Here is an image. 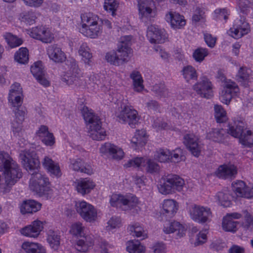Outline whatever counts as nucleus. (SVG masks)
Masks as SVG:
<instances>
[{"label":"nucleus","mask_w":253,"mask_h":253,"mask_svg":"<svg viewBox=\"0 0 253 253\" xmlns=\"http://www.w3.org/2000/svg\"><path fill=\"white\" fill-rule=\"evenodd\" d=\"M84 228L82 223L79 222H76L72 225L70 232L75 236H82Z\"/></svg>","instance_id":"774afa93"},{"label":"nucleus","mask_w":253,"mask_h":253,"mask_svg":"<svg viewBox=\"0 0 253 253\" xmlns=\"http://www.w3.org/2000/svg\"><path fill=\"white\" fill-rule=\"evenodd\" d=\"M93 242L90 238L85 237L82 239L78 240L75 244V248L80 252H85L91 247Z\"/></svg>","instance_id":"c03bdc74"},{"label":"nucleus","mask_w":253,"mask_h":253,"mask_svg":"<svg viewBox=\"0 0 253 253\" xmlns=\"http://www.w3.org/2000/svg\"><path fill=\"white\" fill-rule=\"evenodd\" d=\"M42 222L40 220H35L32 223L21 229L22 235L32 238L37 237L43 229Z\"/></svg>","instance_id":"412c9836"},{"label":"nucleus","mask_w":253,"mask_h":253,"mask_svg":"<svg viewBox=\"0 0 253 253\" xmlns=\"http://www.w3.org/2000/svg\"><path fill=\"white\" fill-rule=\"evenodd\" d=\"M47 54L50 60L55 63H62L66 60V56L59 45L51 44L46 49Z\"/></svg>","instance_id":"a211bd4d"},{"label":"nucleus","mask_w":253,"mask_h":253,"mask_svg":"<svg viewBox=\"0 0 253 253\" xmlns=\"http://www.w3.org/2000/svg\"><path fill=\"white\" fill-rule=\"evenodd\" d=\"M70 167L75 171H80L88 175L93 173L92 168L89 165L84 164V162L81 159L72 160L71 161Z\"/></svg>","instance_id":"72a5a7b5"},{"label":"nucleus","mask_w":253,"mask_h":253,"mask_svg":"<svg viewBox=\"0 0 253 253\" xmlns=\"http://www.w3.org/2000/svg\"><path fill=\"white\" fill-rule=\"evenodd\" d=\"M237 173V167L233 165H221L216 171V175L222 179L235 177Z\"/></svg>","instance_id":"5701e85b"},{"label":"nucleus","mask_w":253,"mask_h":253,"mask_svg":"<svg viewBox=\"0 0 253 253\" xmlns=\"http://www.w3.org/2000/svg\"><path fill=\"white\" fill-rule=\"evenodd\" d=\"M185 156L183 154V151L180 148H177L170 151V157L169 161L173 163H178L180 161H184Z\"/></svg>","instance_id":"680f3d73"},{"label":"nucleus","mask_w":253,"mask_h":253,"mask_svg":"<svg viewBox=\"0 0 253 253\" xmlns=\"http://www.w3.org/2000/svg\"><path fill=\"white\" fill-rule=\"evenodd\" d=\"M128 230L132 236H135L137 238H141V239L147 238V234L144 233L143 228L139 223H137L129 226Z\"/></svg>","instance_id":"de8ad7c7"},{"label":"nucleus","mask_w":253,"mask_h":253,"mask_svg":"<svg viewBox=\"0 0 253 253\" xmlns=\"http://www.w3.org/2000/svg\"><path fill=\"white\" fill-rule=\"evenodd\" d=\"M152 90L159 97H165L168 95V91L165 84H156L153 86Z\"/></svg>","instance_id":"e2e57ef3"},{"label":"nucleus","mask_w":253,"mask_h":253,"mask_svg":"<svg viewBox=\"0 0 253 253\" xmlns=\"http://www.w3.org/2000/svg\"><path fill=\"white\" fill-rule=\"evenodd\" d=\"M208 49L205 48H198L193 53V57L195 60L198 62H202L205 58L208 55Z\"/></svg>","instance_id":"052dcab7"},{"label":"nucleus","mask_w":253,"mask_h":253,"mask_svg":"<svg viewBox=\"0 0 253 253\" xmlns=\"http://www.w3.org/2000/svg\"><path fill=\"white\" fill-rule=\"evenodd\" d=\"M126 168L142 169L146 166V159L143 157H135L129 160L124 165Z\"/></svg>","instance_id":"09e8293b"},{"label":"nucleus","mask_w":253,"mask_h":253,"mask_svg":"<svg viewBox=\"0 0 253 253\" xmlns=\"http://www.w3.org/2000/svg\"><path fill=\"white\" fill-rule=\"evenodd\" d=\"M252 71L251 69L246 67H241L239 68L236 78L237 81L245 87L248 85L249 83L250 82L251 78Z\"/></svg>","instance_id":"2f4dec72"},{"label":"nucleus","mask_w":253,"mask_h":253,"mask_svg":"<svg viewBox=\"0 0 253 253\" xmlns=\"http://www.w3.org/2000/svg\"><path fill=\"white\" fill-rule=\"evenodd\" d=\"M170 157V151L167 149H160L154 154L155 159L161 163L169 161Z\"/></svg>","instance_id":"3c124183"},{"label":"nucleus","mask_w":253,"mask_h":253,"mask_svg":"<svg viewBox=\"0 0 253 253\" xmlns=\"http://www.w3.org/2000/svg\"><path fill=\"white\" fill-rule=\"evenodd\" d=\"M23 122L16 120H13L11 122V128L14 135L17 136L20 135L23 127Z\"/></svg>","instance_id":"338daca9"},{"label":"nucleus","mask_w":253,"mask_h":253,"mask_svg":"<svg viewBox=\"0 0 253 253\" xmlns=\"http://www.w3.org/2000/svg\"><path fill=\"white\" fill-rule=\"evenodd\" d=\"M31 72L34 77L37 79L45 75V71L42 62L41 61L35 62L31 67Z\"/></svg>","instance_id":"4d7b16f0"},{"label":"nucleus","mask_w":253,"mask_h":253,"mask_svg":"<svg viewBox=\"0 0 253 253\" xmlns=\"http://www.w3.org/2000/svg\"><path fill=\"white\" fill-rule=\"evenodd\" d=\"M84 120L87 123L88 133L92 139L100 141L104 140L106 135L105 129L102 126L99 117L95 115L91 110L84 107L82 111Z\"/></svg>","instance_id":"f03ea898"},{"label":"nucleus","mask_w":253,"mask_h":253,"mask_svg":"<svg viewBox=\"0 0 253 253\" xmlns=\"http://www.w3.org/2000/svg\"><path fill=\"white\" fill-rule=\"evenodd\" d=\"M214 14L217 20L224 19L226 21L230 15V11L227 8H218L214 11Z\"/></svg>","instance_id":"69168bd1"},{"label":"nucleus","mask_w":253,"mask_h":253,"mask_svg":"<svg viewBox=\"0 0 253 253\" xmlns=\"http://www.w3.org/2000/svg\"><path fill=\"white\" fill-rule=\"evenodd\" d=\"M158 189L161 193L165 195L174 192L171 185L168 182L167 177L163 183H161L158 186Z\"/></svg>","instance_id":"0e129e2a"},{"label":"nucleus","mask_w":253,"mask_h":253,"mask_svg":"<svg viewBox=\"0 0 253 253\" xmlns=\"http://www.w3.org/2000/svg\"><path fill=\"white\" fill-rule=\"evenodd\" d=\"M37 135L45 146L52 147L55 143V138L52 132L48 131L47 126L42 125L36 132Z\"/></svg>","instance_id":"f3484780"},{"label":"nucleus","mask_w":253,"mask_h":253,"mask_svg":"<svg viewBox=\"0 0 253 253\" xmlns=\"http://www.w3.org/2000/svg\"><path fill=\"white\" fill-rule=\"evenodd\" d=\"M246 128V124L244 122L235 121L233 125H229L228 133L234 137L240 138Z\"/></svg>","instance_id":"7c9ffc66"},{"label":"nucleus","mask_w":253,"mask_h":253,"mask_svg":"<svg viewBox=\"0 0 253 253\" xmlns=\"http://www.w3.org/2000/svg\"><path fill=\"white\" fill-rule=\"evenodd\" d=\"M100 152L102 154H109L115 159H122L124 152L122 149L110 143H105L101 146Z\"/></svg>","instance_id":"4be33fe9"},{"label":"nucleus","mask_w":253,"mask_h":253,"mask_svg":"<svg viewBox=\"0 0 253 253\" xmlns=\"http://www.w3.org/2000/svg\"><path fill=\"white\" fill-rule=\"evenodd\" d=\"M3 36L7 44L11 48L19 46L23 43V40L13 35L10 33H6Z\"/></svg>","instance_id":"8fccbe9b"},{"label":"nucleus","mask_w":253,"mask_h":253,"mask_svg":"<svg viewBox=\"0 0 253 253\" xmlns=\"http://www.w3.org/2000/svg\"><path fill=\"white\" fill-rule=\"evenodd\" d=\"M130 78L133 81L134 90L137 92H140L144 89L143 84V80L140 72L133 71L130 75Z\"/></svg>","instance_id":"ea45409f"},{"label":"nucleus","mask_w":253,"mask_h":253,"mask_svg":"<svg viewBox=\"0 0 253 253\" xmlns=\"http://www.w3.org/2000/svg\"><path fill=\"white\" fill-rule=\"evenodd\" d=\"M19 157L24 168L29 172L37 170L40 168V162L34 148L22 151Z\"/></svg>","instance_id":"423d86ee"},{"label":"nucleus","mask_w":253,"mask_h":253,"mask_svg":"<svg viewBox=\"0 0 253 253\" xmlns=\"http://www.w3.org/2000/svg\"><path fill=\"white\" fill-rule=\"evenodd\" d=\"M65 61L67 71L62 77V81L68 85L72 84L82 77V73L74 58L69 57Z\"/></svg>","instance_id":"39448f33"},{"label":"nucleus","mask_w":253,"mask_h":253,"mask_svg":"<svg viewBox=\"0 0 253 253\" xmlns=\"http://www.w3.org/2000/svg\"><path fill=\"white\" fill-rule=\"evenodd\" d=\"M78 53L82 56V60L84 63L90 65L91 62L92 55L90 49L86 43L84 42L80 45Z\"/></svg>","instance_id":"58836bf2"},{"label":"nucleus","mask_w":253,"mask_h":253,"mask_svg":"<svg viewBox=\"0 0 253 253\" xmlns=\"http://www.w3.org/2000/svg\"><path fill=\"white\" fill-rule=\"evenodd\" d=\"M42 165L50 176L56 177L61 176L62 172L59 164L53 161L49 156L44 157Z\"/></svg>","instance_id":"aec40b11"},{"label":"nucleus","mask_w":253,"mask_h":253,"mask_svg":"<svg viewBox=\"0 0 253 253\" xmlns=\"http://www.w3.org/2000/svg\"><path fill=\"white\" fill-rule=\"evenodd\" d=\"M182 73L187 82L192 80H196L198 77L196 69L192 66L188 65L184 67L182 70Z\"/></svg>","instance_id":"49530a36"},{"label":"nucleus","mask_w":253,"mask_h":253,"mask_svg":"<svg viewBox=\"0 0 253 253\" xmlns=\"http://www.w3.org/2000/svg\"><path fill=\"white\" fill-rule=\"evenodd\" d=\"M167 177L168 182L171 185L174 191L180 192L182 191L185 185V182L183 178L176 174H169Z\"/></svg>","instance_id":"4c0bfd02"},{"label":"nucleus","mask_w":253,"mask_h":253,"mask_svg":"<svg viewBox=\"0 0 253 253\" xmlns=\"http://www.w3.org/2000/svg\"><path fill=\"white\" fill-rule=\"evenodd\" d=\"M251 31L249 24L244 17L235 20L233 26L228 31L232 37L238 39L248 34Z\"/></svg>","instance_id":"1a4fd4ad"},{"label":"nucleus","mask_w":253,"mask_h":253,"mask_svg":"<svg viewBox=\"0 0 253 253\" xmlns=\"http://www.w3.org/2000/svg\"><path fill=\"white\" fill-rule=\"evenodd\" d=\"M132 36L122 37L117 50H112L106 53L105 58L107 62L111 65L119 66L127 63L131 54L130 48Z\"/></svg>","instance_id":"f257e3e1"},{"label":"nucleus","mask_w":253,"mask_h":253,"mask_svg":"<svg viewBox=\"0 0 253 253\" xmlns=\"http://www.w3.org/2000/svg\"><path fill=\"white\" fill-rule=\"evenodd\" d=\"M102 26L100 24L95 25L86 27L84 25H82V27L80 28V32L86 37L90 38H96L102 33Z\"/></svg>","instance_id":"cd10ccee"},{"label":"nucleus","mask_w":253,"mask_h":253,"mask_svg":"<svg viewBox=\"0 0 253 253\" xmlns=\"http://www.w3.org/2000/svg\"><path fill=\"white\" fill-rule=\"evenodd\" d=\"M178 203L174 200H165L163 204L162 213L168 218L174 216L178 210Z\"/></svg>","instance_id":"a878e982"},{"label":"nucleus","mask_w":253,"mask_h":253,"mask_svg":"<svg viewBox=\"0 0 253 253\" xmlns=\"http://www.w3.org/2000/svg\"><path fill=\"white\" fill-rule=\"evenodd\" d=\"M211 214V210L208 207L194 205L190 210L191 218L195 221L200 223H204L208 221Z\"/></svg>","instance_id":"9d476101"},{"label":"nucleus","mask_w":253,"mask_h":253,"mask_svg":"<svg viewBox=\"0 0 253 253\" xmlns=\"http://www.w3.org/2000/svg\"><path fill=\"white\" fill-rule=\"evenodd\" d=\"M42 204L33 200L24 201L20 206V211L22 214L33 213L39 211Z\"/></svg>","instance_id":"bb28decb"},{"label":"nucleus","mask_w":253,"mask_h":253,"mask_svg":"<svg viewBox=\"0 0 253 253\" xmlns=\"http://www.w3.org/2000/svg\"><path fill=\"white\" fill-rule=\"evenodd\" d=\"M77 212L86 222H93L97 218L96 209L91 204L84 201H78L76 203Z\"/></svg>","instance_id":"6e6552de"},{"label":"nucleus","mask_w":253,"mask_h":253,"mask_svg":"<svg viewBox=\"0 0 253 253\" xmlns=\"http://www.w3.org/2000/svg\"><path fill=\"white\" fill-rule=\"evenodd\" d=\"M165 18L173 29H181L186 24L184 17L175 12H169L166 14Z\"/></svg>","instance_id":"b1692460"},{"label":"nucleus","mask_w":253,"mask_h":253,"mask_svg":"<svg viewBox=\"0 0 253 253\" xmlns=\"http://www.w3.org/2000/svg\"><path fill=\"white\" fill-rule=\"evenodd\" d=\"M50 182L47 177L39 172L32 173L29 187L30 189L36 192L40 196H48L51 194V189Z\"/></svg>","instance_id":"7ed1b4c3"},{"label":"nucleus","mask_w":253,"mask_h":253,"mask_svg":"<svg viewBox=\"0 0 253 253\" xmlns=\"http://www.w3.org/2000/svg\"><path fill=\"white\" fill-rule=\"evenodd\" d=\"M163 230L166 234H169L173 233L175 231H177V235L179 237H181L185 235L186 229L185 227L179 222L173 221L165 225Z\"/></svg>","instance_id":"c756f323"},{"label":"nucleus","mask_w":253,"mask_h":253,"mask_svg":"<svg viewBox=\"0 0 253 253\" xmlns=\"http://www.w3.org/2000/svg\"><path fill=\"white\" fill-rule=\"evenodd\" d=\"M119 5L118 0H105L103 7L108 12L111 13L112 16H115Z\"/></svg>","instance_id":"5fc2aeb1"},{"label":"nucleus","mask_w":253,"mask_h":253,"mask_svg":"<svg viewBox=\"0 0 253 253\" xmlns=\"http://www.w3.org/2000/svg\"><path fill=\"white\" fill-rule=\"evenodd\" d=\"M36 18V14L32 10L23 11L18 16V19L21 22L29 25L34 24Z\"/></svg>","instance_id":"37998d69"},{"label":"nucleus","mask_w":253,"mask_h":253,"mask_svg":"<svg viewBox=\"0 0 253 253\" xmlns=\"http://www.w3.org/2000/svg\"><path fill=\"white\" fill-rule=\"evenodd\" d=\"M82 25L86 27L99 24V17L92 13H85L81 16Z\"/></svg>","instance_id":"79ce46f5"},{"label":"nucleus","mask_w":253,"mask_h":253,"mask_svg":"<svg viewBox=\"0 0 253 253\" xmlns=\"http://www.w3.org/2000/svg\"><path fill=\"white\" fill-rule=\"evenodd\" d=\"M11 106L13 108L12 112L14 114V120L24 122L27 115V110L25 107L22 106V105L19 106L16 105Z\"/></svg>","instance_id":"6e6d98bb"},{"label":"nucleus","mask_w":253,"mask_h":253,"mask_svg":"<svg viewBox=\"0 0 253 253\" xmlns=\"http://www.w3.org/2000/svg\"><path fill=\"white\" fill-rule=\"evenodd\" d=\"M215 199L221 206L228 207L231 204L230 195L227 192H219L215 195Z\"/></svg>","instance_id":"13d9d810"},{"label":"nucleus","mask_w":253,"mask_h":253,"mask_svg":"<svg viewBox=\"0 0 253 253\" xmlns=\"http://www.w3.org/2000/svg\"><path fill=\"white\" fill-rule=\"evenodd\" d=\"M184 144L195 157H198L201 152V147L198 144V138L194 134H186L184 136Z\"/></svg>","instance_id":"6ab92c4d"},{"label":"nucleus","mask_w":253,"mask_h":253,"mask_svg":"<svg viewBox=\"0 0 253 253\" xmlns=\"http://www.w3.org/2000/svg\"><path fill=\"white\" fill-rule=\"evenodd\" d=\"M146 131L144 130H137L131 140V146L135 150L144 146L147 141Z\"/></svg>","instance_id":"473e14b6"},{"label":"nucleus","mask_w":253,"mask_h":253,"mask_svg":"<svg viewBox=\"0 0 253 253\" xmlns=\"http://www.w3.org/2000/svg\"><path fill=\"white\" fill-rule=\"evenodd\" d=\"M30 36L33 38L45 43H50L54 39L51 33L47 28L42 26L33 28L30 32Z\"/></svg>","instance_id":"dca6fc26"},{"label":"nucleus","mask_w":253,"mask_h":253,"mask_svg":"<svg viewBox=\"0 0 253 253\" xmlns=\"http://www.w3.org/2000/svg\"><path fill=\"white\" fill-rule=\"evenodd\" d=\"M22 248L26 253H46L45 248L38 243L25 242L22 244Z\"/></svg>","instance_id":"e433bc0d"},{"label":"nucleus","mask_w":253,"mask_h":253,"mask_svg":"<svg viewBox=\"0 0 253 253\" xmlns=\"http://www.w3.org/2000/svg\"><path fill=\"white\" fill-rule=\"evenodd\" d=\"M214 117L218 123H224L227 120L226 111L221 105H215L214 106Z\"/></svg>","instance_id":"864d4df0"},{"label":"nucleus","mask_w":253,"mask_h":253,"mask_svg":"<svg viewBox=\"0 0 253 253\" xmlns=\"http://www.w3.org/2000/svg\"><path fill=\"white\" fill-rule=\"evenodd\" d=\"M239 91V88L236 83L229 80L224 84V88L220 93L219 99L223 103L229 104L233 94H236Z\"/></svg>","instance_id":"ddd939ff"},{"label":"nucleus","mask_w":253,"mask_h":253,"mask_svg":"<svg viewBox=\"0 0 253 253\" xmlns=\"http://www.w3.org/2000/svg\"><path fill=\"white\" fill-rule=\"evenodd\" d=\"M115 116L120 123L128 124L131 127H134L139 120L137 111L132 106L124 104L117 109Z\"/></svg>","instance_id":"20e7f679"},{"label":"nucleus","mask_w":253,"mask_h":253,"mask_svg":"<svg viewBox=\"0 0 253 253\" xmlns=\"http://www.w3.org/2000/svg\"><path fill=\"white\" fill-rule=\"evenodd\" d=\"M75 183L77 191L82 195L90 193L95 186L94 182L87 178L78 179Z\"/></svg>","instance_id":"393cba45"},{"label":"nucleus","mask_w":253,"mask_h":253,"mask_svg":"<svg viewBox=\"0 0 253 253\" xmlns=\"http://www.w3.org/2000/svg\"><path fill=\"white\" fill-rule=\"evenodd\" d=\"M46 240L50 247L57 250L60 245V235L57 231L49 230L47 232Z\"/></svg>","instance_id":"c9c22d12"},{"label":"nucleus","mask_w":253,"mask_h":253,"mask_svg":"<svg viewBox=\"0 0 253 253\" xmlns=\"http://www.w3.org/2000/svg\"><path fill=\"white\" fill-rule=\"evenodd\" d=\"M152 1L151 0H138V6L139 16L142 21L146 22L145 19H148L151 17L152 9L150 7Z\"/></svg>","instance_id":"c85d7f7f"},{"label":"nucleus","mask_w":253,"mask_h":253,"mask_svg":"<svg viewBox=\"0 0 253 253\" xmlns=\"http://www.w3.org/2000/svg\"><path fill=\"white\" fill-rule=\"evenodd\" d=\"M193 89L201 97L210 98L213 95L212 84L208 78L203 77L201 81L195 84Z\"/></svg>","instance_id":"9b49d317"},{"label":"nucleus","mask_w":253,"mask_h":253,"mask_svg":"<svg viewBox=\"0 0 253 253\" xmlns=\"http://www.w3.org/2000/svg\"><path fill=\"white\" fill-rule=\"evenodd\" d=\"M232 187L238 197L247 199L253 197V185H248L243 181L238 180L232 183Z\"/></svg>","instance_id":"4468645a"},{"label":"nucleus","mask_w":253,"mask_h":253,"mask_svg":"<svg viewBox=\"0 0 253 253\" xmlns=\"http://www.w3.org/2000/svg\"><path fill=\"white\" fill-rule=\"evenodd\" d=\"M14 59L18 63L25 64L29 61V51L26 47H21L14 54Z\"/></svg>","instance_id":"a18cd8bd"},{"label":"nucleus","mask_w":253,"mask_h":253,"mask_svg":"<svg viewBox=\"0 0 253 253\" xmlns=\"http://www.w3.org/2000/svg\"><path fill=\"white\" fill-rule=\"evenodd\" d=\"M227 136L226 130L219 128H212L207 135L208 139L218 143L223 142Z\"/></svg>","instance_id":"f704fd0d"},{"label":"nucleus","mask_w":253,"mask_h":253,"mask_svg":"<svg viewBox=\"0 0 253 253\" xmlns=\"http://www.w3.org/2000/svg\"><path fill=\"white\" fill-rule=\"evenodd\" d=\"M241 143L245 146L251 147L253 144V133L250 130L244 131L239 138Z\"/></svg>","instance_id":"603ef678"},{"label":"nucleus","mask_w":253,"mask_h":253,"mask_svg":"<svg viewBox=\"0 0 253 253\" xmlns=\"http://www.w3.org/2000/svg\"><path fill=\"white\" fill-rule=\"evenodd\" d=\"M237 222L228 219V217H224L222 221V228L227 232H235L237 230Z\"/></svg>","instance_id":"bf43d9fd"},{"label":"nucleus","mask_w":253,"mask_h":253,"mask_svg":"<svg viewBox=\"0 0 253 253\" xmlns=\"http://www.w3.org/2000/svg\"><path fill=\"white\" fill-rule=\"evenodd\" d=\"M8 100L11 106H19L23 103V94L20 84L15 83L10 86Z\"/></svg>","instance_id":"2eb2a0df"},{"label":"nucleus","mask_w":253,"mask_h":253,"mask_svg":"<svg viewBox=\"0 0 253 253\" xmlns=\"http://www.w3.org/2000/svg\"><path fill=\"white\" fill-rule=\"evenodd\" d=\"M147 36L152 43H164L168 39V35L164 29L158 26L152 25L148 27Z\"/></svg>","instance_id":"f8f14e48"},{"label":"nucleus","mask_w":253,"mask_h":253,"mask_svg":"<svg viewBox=\"0 0 253 253\" xmlns=\"http://www.w3.org/2000/svg\"><path fill=\"white\" fill-rule=\"evenodd\" d=\"M126 251L129 253H144L145 248L138 240H132L127 243Z\"/></svg>","instance_id":"a19ab883"},{"label":"nucleus","mask_w":253,"mask_h":253,"mask_svg":"<svg viewBox=\"0 0 253 253\" xmlns=\"http://www.w3.org/2000/svg\"><path fill=\"white\" fill-rule=\"evenodd\" d=\"M110 203L111 206L122 208L125 210H130L136 208L138 205V198L135 196H123L113 194L111 196Z\"/></svg>","instance_id":"0eeeda50"}]
</instances>
